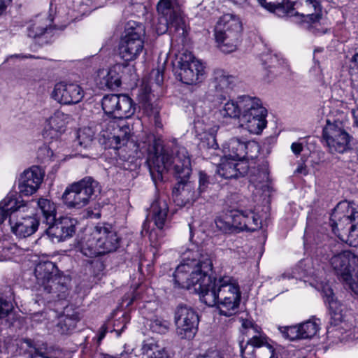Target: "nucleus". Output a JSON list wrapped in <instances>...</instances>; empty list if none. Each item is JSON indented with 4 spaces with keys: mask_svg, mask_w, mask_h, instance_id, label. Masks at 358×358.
<instances>
[{
    "mask_svg": "<svg viewBox=\"0 0 358 358\" xmlns=\"http://www.w3.org/2000/svg\"><path fill=\"white\" fill-rule=\"evenodd\" d=\"M180 259L173 275L176 287L193 288L203 303L217 306L220 315L230 317L238 312L241 292L236 278L222 275L213 279L211 256L195 243L189 244L181 252Z\"/></svg>",
    "mask_w": 358,
    "mask_h": 358,
    "instance_id": "obj_1",
    "label": "nucleus"
},
{
    "mask_svg": "<svg viewBox=\"0 0 358 358\" xmlns=\"http://www.w3.org/2000/svg\"><path fill=\"white\" fill-rule=\"evenodd\" d=\"M159 148L160 143L157 142L151 148H148L149 152H151L148 158L151 173L153 171L161 175L164 171H172L180 180L178 189L173 192L174 201L178 206L193 203L199 196L192 185L186 182L192 173L190 157L187 149L176 140L173 141L171 145L166 146L163 152L158 155Z\"/></svg>",
    "mask_w": 358,
    "mask_h": 358,
    "instance_id": "obj_2",
    "label": "nucleus"
},
{
    "mask_svg": "<svg viewBox=\"0 0 358 358\" xmlns=\"http://www.w3.org/2000/svg\"><path fill=\"white\" fill-rule=\"evenodd\" d=\"M101 128L100 135L110 148L117 150L128 144L133 145L136 147V150H139L142 154H147L146 162L148 164L150 154L148 148H151L155 143L159 142L160 148L158 150V155H160L165 150V148L162 146V141L159 138H156L152 134L144 133L142 140L136 143L130 141V128L125 119L110 120L108 122H104L101 125Z\"/></svg>",
    "mask_w": 358,
    "mask_h": 358,
    "instance_id": "obj_3",
    "label": "nucleus"
},
{
    "mask_svg": "<svg viewBox=\"0 0 358 358\" xmlns=\"http://www.w3.org/2000/svg\"><path fill=\"white\" fill-rule=\"evenodd\" d=\"M321 292L331 314L327 336L334 338L335 342L358 339V327L353 326L352 317L348 315L346 307L335 297L332 289L328 284L321 285Z\"/></svg>",
    "mask_w": 358,
    "mask_h": 358,
    "instance_id": "obj_4",
    "label": "nucleus"
},
{
    "mask_svg": "<svg viewBox=\"0 0 358 358\" xmlns=\"http://www.w3.org/2000/svg\"><path fill=\"white\" fill-rule=\"evenodd\" d=\"M120 238L113 227L108 224L96 226L78 241L76 248L89 257L111 252L118 248Z\"/></svg>",
    "mask_w": 358,
    "mask_h": 358,
    "instance_id": "obj_5",
    "label": "nucleus"
},
{
    "mask_svg": "<svg viewBox=\"0 0 358 358\" xmlns=\"http://www.w3.org/2000/svg\"><path fill=\"white\" fill-rule=\"evenodd\" d=\"M332 231L343 241L358 246V210L345 201L338 203L331 215Z\"/></svg>",
    "mask_w": 358,
    "mask_h": 358,
    "instance_id": "obj_6",
    "label": "nucleus"
},
{
    "mask_svg": "<svg viewBox=\"0 0 358 358\" xmlns=\"http://www.w3.org/2000/svg\"><path fill=\"white\" fill-rule=\"evenodd\" d=\"M243 334L248 337L246 345L241 347L243 358H278L273 347L262 328L252 321L242 322Z\"/></svg>",
    "mask_w": 358,
    "mask_h": 358,
    "instance_id": "obj_7",
    "label": "nucleus"
},
{
    "mask_svg": "<svg viewBox=\"0 0 358 358\" xmlns=\"http://www.w3.org/2000/svg\"><path fill=\"white\" fill-rule=\"evenodd\" d=\"M34 275L37 285L45 292L52 294L53 298L59 300L66 298L70 279L59 273L53 262L47 261L38 263L35 267Z\"/></svg>",
    "mask_w": 358,
    "mask_h": 358,
    "instance_id": "obj_8",
    "label": "nucleus"
},
{
    "mask_svg": "<svg viewBox=\"0 0 358 358\" xmlns=\"http://www.w3.org/2000/svg\"><path fill=\"white\" fill-rule=\"evenodd\" d=\"M242 23L231 14H225L218 20L215 28V37L220 50L224 53L235 51L240 43Z\"/></svg>",
    "mask_w": 358,
    "mask_h": 358,
    "instance_id": "obj_9",
    "label": "nucleus"
},
{
    "mask_svg": "<svg viewBox=\"0 0 358 358\" xmlns=\"http://www.w3.org/2000/svg\"><path fill=\"white\" fill-rule=\"evenodd\" d=\"M157 10L160 15L161 26L157 28L159 34L169 30L171 32H178L179 35L185 36V24L182 17L179 0H159Z\"/></svg>",
    "mask_w": 358,
    "mask_h": 358,
    "instance_id": "obj_10",
    "label": "nucleus"
},
{
    "mask_svg": "<svg viewBox=\"0 0 358 358\" xmlns=\"http://www.w3.org/2000/svg\"><path fill=\"white\" fill-rule=\"evenodd\" d=\"M173 72L176 78L182 83L196 85L204 79L205 66L192 53L185 52L174 65Z\"/></svg>",
    "mask_w": 358,
    "mask_h": 358,
    "instance_id": "obj_11",
    "label": "nucleus"
},
{
    "mask_svg": "<svg viewBox=\"0 0 358 358\" xmlns=\"http://www.w3.org/2000/svg\"><path fill=\"white\" fill-rule=\"evenodd\" d=\"M89 0H67L55 8V14H50V22L58 29H64L71 22L90 11Z\"/></svg>",
    "mask_w": 358,
    "mask_h": 358,
    "instance_id": "obj_12",
    "label": "nucleus"
},
{
    "mask_svg": "<svg viewBox=\"0 0 358 358\" xmlns=\"http://www.w3.org/2000/svg\"><path fill=\"white\" fill-rule=\"evenodd\" d=\"M97 187V182L85 178L68 186L62 194V200L68 208L80 209L87 206Z\"/></svg>",
    "mask_w": 358,
    "mask_h": 358,
    "instance_id": "obj_13",
    "label": "nucleus"
},
{
    "mask_svg": "<svg viewBox=\"0 0 358 358\" xmlns=\"http://www.w3.org/2000/svg\"><path fill=\"white\" fill-rule=\"evenodd\" d=\"M12 232L18 238H24L34 234L39 226L37 215L26 204H21L9 220Z\"/></svg>",
    "mask_w": 358,
    "mask_h": 358,
    "instance_id": "obj_14",
    "label": "nucleus"
},
{
    "mask_svg": "<svg viewBox=\"0 0 358 358\" xmlns=\"http://www.w3.org/2000/svg\"><path fill=\"white\" fill-rule=\"evenodd\" d=\"M174 322L176 335L180 339H192L197 332L199 315L192 308L179 306L175 312Z\"/></svg>",
    "mask_w": 358,
    "mask_h": 358,
    "instance_id": "obj_15",
    "label": "nucleus"
},
{
    "mask_svg": "<svg viewBox=\"0 0 358 358\" xmlns=\"http://www.w3.org/2000/svg\"><path fill=\"white\" fill-rule=\"evenodd\" d=\"M251 102L252 107L245 109L241 116V125L250 134H259L266 126L267 110L259 98L252 97Z\"/></svg>",
    "mask_w": 358,
    "mask_h": 358,
    "instance_id": "obj_16",
    "label": "nucleus"
},
{
    "mask_svg": "<svg viewBox=\"0 0 358 358\" xmlns=\"http://www.w3.org/2000/svg\"><path fill=\"white\" fill-rule=\"evenodd\" d=\"M330 264L336 274L345 282L352 279V273L358 267V256L350 251H342L334 254L331 252L323 257Z\"/></svg>",
    "mask_w": 358,
    "mask_h": 358,
    "instance_id": "obj_17",
    "label": "nucleus"
},
{
    "mask_svg": "<svg viewBox=\"0 0 358 358\" xmlns=\"http://www.w3.org/2000/svg\"><path fill=\"white\" fill-rule=\"evenodd\" d=\"M104 113L113 117V120H121L129 117L134 113L132 99L125 94H108L101 101Z\"/></svg>",
    "mask_w": 358,
    "mask_h": 358,
    "instance_id": "obj_18",
    "label": "nucleus"
},
{
    "mask_svg": "<svg viewBox=\"0 0 358 358\" xmlns=\"http://www.w3.org/2000/svg\"><path fill=\"white\" fill-rule=\"evenodd\" d=\"M323 137L331 153H343L350 148L352 138L341 127L340 122L331 124L327 121Z\"/></svg>",
    "mask_w": 358,
    "mask_h": 358,
    "instance_id": "obj_19",
    "label": "nucleus"
},
{
    "mask_svg": "<svg viewBox=\"0 0 358 358\" xmlns=\"http://www.w3.org/2000/svg\"><path fill=\"white\" fill-rule=\"evenodd\" d=\"M51 96L61 104L73 105L82 101L84 91L75 83L62 81L55 85Z\"/></svg>",
    "mask_w": 358,
    "mask_h": 358,
    "instance_id": "obj_20",
    "label": "nucleus"
},
{
    "mask_svg": "<svg viewBox=\"0 0 358 358\" xmlns=\"http://www.w3.org/2000/svg\"><path fill=\"white\" fill-rule=\"evenodd\" d=\"M44 177V172L38 166L24 170L19 178L18 188L20 194L29 196L39 188Z\"/></svg>",
    "mask_w": 358,
    "mask_h": 358,
    "instance_id": "obj_21",
    "label": "nucleus"
},
{
    "mask_svg": "<svg viewBox=\"0 0 358 358\" xmlns=\"http://www.w3.org/2000/svg\"><path fill=\"white\" fill-rule=\"evenodd\" d=\"M71 117L61 110L55 111L45 122L43 136L47 139L58 140L65 133Z\"/></svg>",
    "mask_w": 358,
    "mask_h": 358,
    "instance_id": "obj_22",
    "label": "nucleus"
},
{
    "mask_svg": "<svg viewBox=\"0 0 358 358\" xmlns=\"http://www.w3.org/2000/svg\"><path fill=\"white\" fill-rule=\"evenodd\" d=\"M76 221L69 217H63L59 220L54 221L46 230L48 236L53 243L64 241L71 237L76 231Z\"/></svg>",
    "mask_w": 358,
    "mask_h": 358,
    "instance_id": "obj_23",
    "label": "nucleus"
},
{
    "mask_svg": "<svg viewBox=\"0 0 358 358\" xmlns=\"http://www.w3.org/2000/svg\"><path fill=\"white\" fill-rule=\"evenodd\" d=\"M234 229L243 231H255L262 227V220L252 210H231Z\"/></svg>",
    "mask_w": 358,
    "mask_h": 358,
    "instance_id": "obj_24",
    "label": "nucleus"
},
{
    "mask_svg": "<svg viewBox=\"0 0 358 358\" xmlns=\"http://www.w3.org/2000/svg\"><path fill=\"white\" fill-rule=\"evenodd\" d=\"M249 149L258 150V145L254 141H242L238 138H233L223 145V153L224 156L231 157L232 159L244 161L249 153L248 151Z\"/></svg>",
    "mask_w": 358,
    "mask_h": 358,
    "instance_id": "obj_25",
    "label": "nucleus"
},
{
    "mask_svg": "<svg viewBox=\"0 0 358 358\" xmlns=\"http://www.w3.org/2000/svg\"><path fill=\"white\" fill-rule=\"evenodd\" d=\"M164 81L163 70L160 68L152 69L149 74V76L146 81H144V91L145 94V101L144 103L145 108L154 115L156 117L159 114V109L157 106H153L150 103L151 101V93L157 90Z\"/></svg>",
    "mask_w": 358,
    "mask_h": 358,
    "instance_id": "obj_26",
    "label": "nucleus"
},
{
    "mask_svg": "<svg viewBox=\"0 0 358 358\" xmlns=\"http://www.w3.org/2000/svg\"><path fill=\"white\" fill-rule=\"evenodd\" d=\"M252 96L244 95L226 102L219 112L223 117L240 118L245 109L252 107Z\"/></svg>",
    "mask_w": 358,
    "mask_h": 358,
    "instance_id": "obj_27",
    "label": "nucleus"
},
{
    "mask_svg": "<svg viewBox=\"0 0 358 358\" xmlns=\"http://www.w3.org/2000/svg\"><path fill=\"white\" fill-rule=\"evenodd\" d=\"M126 66L120 64H115L108 69H101L98 71L99 85L100 88L114 90L121 85L122 73Z\"/></svg>",
    "mask_w": 358,
    "mask_h": 358,
    "instance_id": "obj_28",
    "label": "nucleus"
},
{
    "mask_svg": "<svg viewBox=\"0 0 358 358\" xmlns=\"http://www.w3.org/2000/svg\"><path fill=\"white\" fill-rule=\"evenodd\" d=\"M248 169V166L246 162L234 160L224 155L217 167V173L222 178L229 179L243 175L247 172Z\"/></svg>",
    "mask_w": 358,
    "mask_h": 358,
    "instance_id": "obj_29",
    "label": "nucleus"
},
{
    "mask_svg": "<svg viewBox=\"0 0 358 358\" xmlns=\"http://www.w3.org/2000/svg\"><path fill=\"white\" fill-rule=\"evenodd\" d=\"M301 4L308 8L307 13H296V22L301 23L305 28L310 29L321 19V6L317 0H301Z\"/></svg>",
    "mask_w": 358,
    "mask_h": 358,
    "instance_id": "obj_30",
    "label": "nucleus"
},
{
    "mask_svg": "<svg viewBox=\"0 0 358 358\" xmlns=\"http://www.w3.org/2000/svg\"><path fill=\"white\" fill-rule=\"evenodd\" d=\"M194 127L197 135L200 136L203 147L217 150L218 144L216 141V134L219 129L217 124H210L205 122V120H196Z\"/></svg>",
    "mask_w": 358,
    "mask_h": 358,
    "instance_id": "obj_31",
    "label": "nucleus"
},
{
    "mask_svg": "<svg viewBox=\"0 0 358 358\" xmlns=\"http://www.w3.org/2000/svg\"><path fill=\"white\" fill-rule=\"evenodd\" d=\"M145 40L121 38L118 51L119 55L124 62H131L136 59L144 48Z\"/></svg>",
    "mask_w": 358,
    "mask_h": 358,
    "instance_id": "obj_32",
    "label": "nucleus"
},
{
    "mask_svg": "<svg viewBox=\"0 0 358 358\" xmlns=\"http://www.w3.org/2000/svg\"><path fill=\"white\" fill-rule=\"evenodd\" d=\"M168 210V205L164 200H156L151 205L149 217L159 230H162L165 226Z\"/></svg>",
    "mask_w": 358,
    "mask_h": 358,
    "instance_id": "obj_33",
    "label": "nucleus"
},
{
    "mask_svg": "<svg viewBox=\"0 0 358 358\" xmlns=\"http://www.w3.org/2000/svg\"><path fill=\"white\" fill-rule=\"evenodd\" d=\"M80 320V317L79 313L72 309L71 307L66 306L64 308V315L59 317L57 324L58 331L61 334L70 333L76 328Z\"/></svg>",
    "mask_w": 358,
    "mask_h": 358,
    "instance_id": "obj_34",
    "label": "nucleus"
},
{
    "mask_svg": "<svg viewBox=\"0 0 358 358\" xmlns=\"http://www.w3.org/2000/svg\"><path fill=\"white\" fill-rule=\"evenodd\" d=\"M34 213L35 207L37 206L41 210L47 224H52L55 221L56 218V206L55 204L48 199L41 198L38 201H31L27 203Z\"/></svg>",
    "mask_w": 358,
    "mask_h": 358,
    "instance_id": "obj_35",
    "label": "nucleus"
},
{
    "mask_svg": "<svg viewBox=\"0 0 358 358\" xmlns=\"http://www.w3.org/2000/svg\"><path fill=\"white\" fill-rule=\"evenodd\" d=\"M259 4L269 12L275 13L278 17L293 16V4L289 0H282L281 2L273 3L266 0H257Z\"/></svg>",
    "mask_w": 358,
    "mask_h": 358,
    "instance_id": "obj_36",
    "label": "nucleus"
},
{
    "mask_svg": "<svg viewBox=\"0 0 358 358\" xmlns=\"http://www.w3.org/2000/svg\"><path fill=\"white\" fill-rule=\"evenodd\" d=\"M141 351L147 358H172L166 348L160 346L152 338L147 339L143 342Z\"/></svg>",
    "mask_w": 358,
    "mask_h": 358,
    "instance_id": "obj_37",
    "label": "nucleus"
},
{
    "mask_svg": "<svg viewBox=\"0 0 358 358\" xmlns=\"http://www.w3.org/2000/svg\"><path fill=\"white\" fill-rule=\"evenodd\" d=\"M236 81L235 77L229 75L222 69L214 71L212 84L218 92H227L232 88Z\"/></svg>",
    "mask_w": 358,
    "mask_h": 358,
    "instance_id": "obj_38",
    "label": "nucleus"
},
{
    "mask_svg": "<svg viewBox=\"0 0 358 358\" xmlns=\"http://www.w3.org/2000/svg\"><path fill=\"white\" fill-rule=\"evenodd\" d=\"M145 26L141 22L134 20H129L124 25V31L121 38H135L145 40Z\"/></svg>",
    "mask_w": 358,
    "mask_h": 358,
    "instance_id": "obj_39",
    "label": "nucleus"
},
{
    "mask_svg": "<svg viewBox=\"0 0 358 358\" xmlns=\"http://www.w3.org/2000/svg\"><path fill=\"white\" fill-rule=\"evenodd\" d=\"M51 24L52 22H50V18L38 17L27 27V34L31 38L41 36L46 31Z\"/></svg>",
    "mask_w": 358,
    "mask_h": 358,
    "instance_id": "obj_40",
    "label": "nucleus"
},
{
    "mask_svg": "<svg viewBox=\"0 0 358 358\" xmlns=\"http://www.w3.org/2000/svg\"><path fill=\"white\" fill-rule=\"evenodd\" d=\"M17 201L12 197L7 196L0 202V224L9 216L14 214L18 206Z\"/></svg>",
    "mask_w": 358,
    "mask_h": 358,
    "instance_id": "obj_41",
    "label": "nucleus"
},
{
    "mask_svg": "<svg viewBox=\"0 0 358 358\" xmlns=\"http://www.w3.org/2000/svg\"><path fill=\"white\" fill-rule=\"evenodd\" d=\"M320 320L313 317L299 325L301 339L310 338L314 336L319 330Z\"/></svg>",
    "mask_w": 358,
    "mask_h": 358,
    "instance_id": "obj_42",
    "label": "nucleus"
},
{
    "mask_svg": "<svg viewBox=\"0 0 358 358\" xmlns=\"http://www.w3.org/2000/svg\"><path fill=\"white\" fill-rule=\"evenodd\" d=\"M199 186L196 190L199 197H208L211 190V182L210 176L205 172L200 171L199 172Z\"/></svg>",
    "mask_w": 358,
    "mask_h": 358,
    "instance_id": "obj_43",
    "label": "nucleus"
},
{
    "mask_svg": "<svg viewBox=\"0 0 358 358\" xmlns=\"http://www.w3.org/2000/svg\"><path fill=\"white\" fill-rule=\"evenodd\" d=\"M95 132L90 127H83L77 132V144L82 147H88L94 138Z\"/></svg>",
    "mask_w": 358,
    "mask_h": 358,
    "instance_id": "obj_44",
    "label": "nucleus"
},
{
    "mask_svg": "<svg viewBox=\"0 0 358 358\" xmlns=\"http://www.w3.org/2000/svg\"><path fill=\"white\" fill-rule=\"evenodd\" d=\"M141 233L143 236L148 235L150 244L152 247L157 248L160 245L161 230L157 228V229H152L150 231V222L148 220H145L143 224Z\"/></svg>",
    "mask_w": 358,
    "mask_h": 358,
    "instance_id": "obj_45",
    "label": "nucleus"
},
{
    "mask_svg": "<svg viewBox=\"0 0 358 358\" xmlns=\"http://www.w3.org/2000/svg\"><path fill=\"white\" fill-rule=\"evenodd\" d=\"M215 223L216 227L222 231L227 233L230 231L233 227L231 210L217 217Z\"/></svg>",
    "mask_w": 358,
    "mask_h": 358,
    "instance_id": "obj_46",
    "label": "nucleus"
},
{
    "mask_svg": "<svg viewBox=\"0 0 358 358\" xmlns=\"http://www.w3.org/2000/svg\"><path fill=\"white\" fill-rule=\"evenodd\" d=\"M169 321L159 317H155L150 320L149 327L150 330L157 334H164L169 329Z\"/></svg>",
    "mask_w": 358,
    "mask_h": 358,
    "instance_id": "obj_47",
    "label": "nucleus"
},
{
    "mask_svg": "<svg viewBox=\"0 0 358 358\" xmlns=\"http://www.w3.org/2000/svg\"><path fill=\"white\" fill-rule=\"evenodd\" d=\"M278 61L277 57L275 55L269 56V64L268 62L264 64L266 72L264 74V80L266 82H270L275 76H276L280 71L278 70V66L275 63Z\"/></svg>",
    "mask_w": 358,
    "mask_h": 358,
    "instance_id": "obj_48",
    "label": "nucleus"
},
{
    "mask_svg": "<svg viewBox=\"0 0 358 358\" xmlns=\"http://www.w3.org/2000/svg\"><path fill=\"white\" fill-rule=\"evenodd\" d=\"M284 338L290 341L301 339L300 329L298 326L284 327L279 328Z\"/></svg>",
    "mask_w": 358,
    "mask_h": 358,
    "instance_id": "obj_49",
    "label": "nucleus"
},
{
    "mask_svg": "<svg viewBox=\"0 0 358 358\" xmlns=\"http://www.w3.org/2000/svg\"><path fill=\"white\" fill-rule=\"evenodd\" d=\"M15 249V246H10L0 241V262L10 259Z\"/></svg>",
    "mask_w": 358,
    "mask_h": 358,
    "instance_id": "obj_50",
    "label": "nucleus"
},
{
    "mask_svg": "<svg viewBox=\"0 0 358 358\" xmlns=\"http://www.w3.org/2000/svg\"><path fill=\"white\" fill-rule=\"evenodd\" d=\"M13 304L0 294V319L6 317L13 310Z\"/></svg>",
    "mask_w": 358,
    "mask_h": 358,
    "instance_id": "obj_51",
    "label": "nucleus"
},
{
    "mask_svg": "<svg viewBox=\"0 0 358 358\" xmlns=\"http://www.w3.org/2000/svg\"><path fill=\"white\" fill-rule=\"evenodd\" d=\"M129 320L130 317L129 314L127 313H123L122 315V318L119 319L114 323L115 331L117 332L122 331Z\"/></svg>",
    "mask_w": 358,
    "mask_h": 358,
    "instance_id": "obj_52",
    "label": "nucleus"
},
{
    "mask_svg": "<svg viewBox=\"0 0 358 358\" xmlns=\"http://www.w3.org/2000/svg\"><path fill=\"white\" fill-rule=\"evenodd\" d=\"M226 355L218 350L208 351L206 353L199 355L196 358H225Z\"/></svg>",
    "mask_w": 358,
    "mask_h": 358,
    "instance_id": "obj_53",
    "label": "nucleus"
},
{
    "mask_svg": "<svg viewBox=\"0 0 358 358\" xmlns=\"http://www.w3.org/2000/svg\"><path fill=\"white\" fill-rule=\"evenodd\" d=\"M357 273L355 275V279H353V281L351 282V280L349 282H347L352 290L356 294H358V267L356 269Z\"/></svg>",
    "mask_w": 358,
    "mask_h": 358,
    "instance_id": "obj_54",
    "label": "nucleus"
},
{
    "mask_svg": "<svg viewBox=\"0 0 358 358\" xmlns=\"http://www.w3.org/2000/svg\"><path fill=\"white\" fill-rule=\"evenodd\" d=\"M291 150L295 155H299L303 150V145L299 142H294L291 145Z\"/></svg>",
    "mask_w": 358,
    "mask_h": 358,
    "instance_id": "obj_55",
    "label": "nucleus"
},
{
    "mask_svg": "<svg viewBox=\"0 0 358 358\" xmlns=\"http://www.w3.org/2000/svg\"><path fill=\"white\" fill-rule=\"evenodd\" d=\"M12 0H0V16L3 15Z\"/></svg>",
    "mask_w": 358,
    "mask_h": 358,
    "instance_id": "obj_56",
    "label": "nucleus"
},
{
    "mask_svg": "<svg viewBox=\"0 0 358 358\" xmlns=\"http://www.w3.org/2000/svg\"><path fill=\"white\" fill-rule=\"evenodd\" d=\"M117 358H138L137 355L131 350V352H122Z\"/></svg>",
    "mask_w": 358,
    "mask_h": 358,
    "instance_id": "obj_57",
    "label": "nucleus"
},
{
    "mask_svg": "<svg viewBox=\"0 0 358 358\" xmlns=\"http://www.w3.org/2000/svg\"><path fill=\"white\" fill-rule=\"evenodd\" d=\"M107 332V328L105 325H102L99 331L98 339L101 341L104 337Z\"/></svg>",
    "mask_w": 358,
    "mask_h": 358,
    "instance_id": "obj_58",
    "label": "nucleus"
},
{
    "mask_svg": "<svg viewBox=\"0 0 358 358\" xmlns=\"http://www.w3.org/2000/svg\"><path fill=\"white\" fill-rule=\"evenodd\" d=\"M351 113L354 119V124L358 127V105L352 109Z\"/></svg>",
    "mask_w": 358,
    "mask_h": 358,
    "instance_id": "obj_59",
    "label": "nucleus"
},
{
    "mask_svg": "<svg viewBox=\"0 0 358 358\" xmlns=\"http://www.w3.org/2000/svg\"><path fill=\"white\" fill-rule=\"evenodd\" d=\"M351 64L353 68H356L358 70V53H356L352 57Z\"/></svg>",
    "mask_w": 358,
    "mask_h": 358,
    "instance_id": "obj_60",
    "label": "nucleus"
},
{
    "mask_svg": "<svg viewBox=\"0 0 358 358\" xmlns=\"http://www.w3.org/2000/svg\"><path fill=\"white\" fill-rule=\"evenodd\" d=\"M299 173H302L306 175L307 173L306 169L304 164H301L298 166L296 171Z\"/></svg>",
    "mask_w": 358,
    "mask_h": 358,
    "instance_id": "obj_61",
    "label": "nucleus"
},
{
    "mask_svg": "<svg viewBox=\"0 0 358 358\" xmlns=\"http://www.w3.org/2000/svg\"><path fill=\"white\" fill-rule=\"evenodd\" d=\"M15 57H19V58H22V59H27V58H32L34 57L33 55H14Z\"/></svg>",
    "mask_w": 358,
    "mask_h": 358,
    "instance_id": "obj_62",
    "label": "nucleus"
},
{
    "mask_svg": "<svg viewBox=\"0 0 358 358\" xmlns=\"http://www.w3.org/2000/svg\"><path fill=\"white\" fill-rule=\"evenodd\" d=\"M136 299V296L134 295L133 296V297L130 299V301L127 303V306H129L130 304H131L133 303V301H134Z\"/></svg>",
    "mask_w": 358,
    "mask_h": 358,
    "instance_id": "obj_63",
    "label": "nucleus"
},
{
    "mask_svg": "<svg viewBox=\"0 0 358 358\" xmlns=\"http://www.w3.org/2000/svg\"><path fill=\"white\" fill-rule=\"evenodd\" d=\"M313 71L320 72V66H315V67H314V69H313Z\"/></svg>",
    "mask_w": 358,
    "mask_h": 358,
    "instance_id": "obj_64",
    "label": "nucleus"
}]
</instances>
